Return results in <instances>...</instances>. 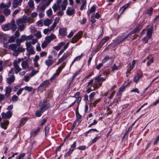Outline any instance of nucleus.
<instances>
[{
	"label": "nucleus",
	"instance_id": "obj_1",
	"mask_svg": "<svg viewBox=\"0 0 159 159\" xmlns=\"http://www.w3.org/2000/svg\"><path fill=\"white\" fill-rule=\"evenodd\" d=\"M41 0H34L38 3ZM53 0H42L37 7V11L39 13L40 18H42L44 16V11L46 7H48Z\"/></svg>",
	"mask_w": 159,
	"mask_h": 159
},
{
	"label": "nucleus",
	"instance_id": "obj_2",
	"mask_svg": "<svg viewBox=\"0 0 159 159\" xmlns=\"http://www.w3.org/2000/svg\"><path fill=\"white\" fill-rule=\"evenodd\" d=\"M2 28L4 31H7L11 29L12 31H15L16 30L17 27L15 24L14 20H12L10 23L2 25Z\"/></svg>",
	"mask_w": 159,
	"mask_h": 159
},
{
	"label": "nucleus",
	"instance_id": "obj_3",
	"mask_svg": "<svg viewBox=\"0 0 159 159\" xmlns=\"http://www.w3.org/2000/svg\"><path fill=\"white\" fill-rule=\"evenodd\" d=\"M101 75H99L97 77L94 78L95 81L93 84V87L94 88H98L102 85V82L105 80V78L103 77H100Z\"/></svg>",
	"mask_w": 159,
	"mask_h": 159
},
{
	"label": "nucleus",
	"instance_id": "obj_4",
	"mask_svg": "<svg viewBox=\"0 0 159 159\" xmlns=\"http://www.w3.org/2000/svg\"><path fill=\"white\" fill-rule=\"evenodd\" d=\"M129 36V34H127L124 37H117L116 40L114 41L113 44L114 47H116L121 42L123 41L125 39L127 38Z\"/></svg>",
	"mask_w": 159,
	"mask_h": 159
},
{
	"label": "nucleus",
	"instance_id": "obj_5",
	"mask_svg": "<svg viewBox=\"0 0 159 159\" xmlns=\"http://www.w3.org/2000/svg\"><path fill=\"white\" fill-rule=\"evenodd\" d=\"M83 35V33L82 31L79 32L77 34L74 36L71 40V42L73 43H76L80 39Z\"/></svg>",
	"mask_w": 159,
	"mask_h": 159
},
{
	"label": "nucleus",
	"instance_id": "obj_6",
	"mask_svg": "<svg viewBox=\"0 0 159 159\" xmlns=\"http://www.w3.org/2000/svg\"><path fill=\"white\" fill-rule=\"evenodd\" d=\"M29 20V19L26 16H24L22 18L17 20L16 21V23L17 25L24 24V23L28 22Z\"/></svg>",
	"mask_w": 159,
	"mask_h": 159
},
{
	"label": "nucleus",
	"instance_id": "obj_7",
	"mask_svg": "<svg viewBox=\"0 0 159 159\" xmlns=\"http://www.w3.org/2000/svg\"><path fill=\"white\" fill-rule=\"evenodd\" d=\"M71 54V52L69 51H67V52L65 53L63 56L59 59L57 62V64H59L60 63L62 62L63 61L65 60Z\"/></svg>",
	"mask_w": 159,
	"mask_h": 159
},
{
	"label": "nucleus",
	"instance_id": "obj_8",
	"mask_svg": "<svg viewBox=\"0 0 159 159\" xmlns=\"http://www.w3.org/2000/svg\"><path fill=\"white\" fill-rule=\"evenodd\" d=\"M9 48L13 51V55L14 56H16L18 55V52L16 51L17 49V46L16 44H11L9 46Z\"/></svg>",
	"mask_w": 159,
	"mask_h": 159
},
{
	"label": "nucleus",
	"instance_id": "obj_9",
	"mask_svg": "<svg viewBox=\"0 0 159 159\" xmlns=\"http://www.w3.org/2000/svg\"><path fill=\"white\" fill-rule=\"evenodd\" d=\"M31 44L32 43L30 42H27L25 43L27 50L29 51L31 54H34L35 53V52L32 48Z\"/></svg>",
	"mask_w": 159,
	"mask_h": 159
},
{
	"label": "nucleus",
	"instance_id": "obj_10",
	"mask_svg": "<svg viewBox=\"0 0 159 159\" xmlns=\"http://www.w3.org/2000/svg\"><path fill=\"white\" fill-rule=\"evenodd\" d=\"M49 84V82L48 80H45L39 86V90H40L41 92L45 90V88Z\"/></svg>",
	"mask_w": 159,
	"mask_h": 159
},
{
	"label": "nucleus",
	"instance_id": "obj_11",
	"mask_svg": "<svg viewBox=\"0 0 159 159\" xmlns=\"http://www.w3.org/2000/svg\"><path fill=\"white\" fill-rule=\"evenodd\" d=\"M47 109L46 106L43 105L39 110L37 111L35 113V116L37 117H40L42 115V113L45 111Z\"/></svg>",
	"mask_w": 159,
	"mask_h": 159
},
{
	"label": "nucleus",
	"instance_id": "obj_12",
	"mask_svg": "<svg viewBox=\"0 0 159 159\" xmlns=\"http://www.w3.org/2000/svg\"><path fill=\"white\" fill-rule=\"evenodd\" d=\"M12 113L11 111H8L6 113L2 112L1 114L2 118L9 119L12 115Z\"/></svg>",
	"mask_w": 159,
	"mask_h": 159
},
{
	"label": "nucleus",
	"instance_id": "obj_13",
	"mask_svg": "<svg viewBox=\"0 0 159 159\" xmlns=\"http://www.w3.org/2000/svg\"><path fill=\"white\" fill-rule=\"evenodd\" d=\"M131 3V2H130L129 3L126 4L120 8V12L121 14H122L124 11L128 7Z\"/></svg>",
	"mask_w": 159,
	"mask_h": 159
},
{
	"label": "nucleus",
	"instance_id": "obj_14",
	"mask_svg": "<svg viewBox=\"0 0 159 159\" xmlns=\"http://www.w3.org/2000/svg\"><path fill=\"white\" fill-rule=\"evenodd\" d=\"M66 13L69 16L73 15L75 13V10L71 8L70 7H68L66 10Z\"/></svg>",
	"mask_w": 159,
	"mask_h": 159
},
{
	"label": "nucleus",
	"instance_id": "obj_15",
	"mask_svg": "<svg viewBox=\"0 0 159 159\" xmlns=\"http://www.w3.org/2000/svg\"><path fill=\"white\" fill-rule=\"evenodd\" d=\"M11 6V2L9 1L7 3L5 4L3 3H1L0 4V8L1 9L8 8Z\"/></svg>",
	"mask_w": 159,
	"mask_h": 159
},
{
	"label": "nucleus",
	"instance_id": "obj_16",
	"mask_svg": "<svg viewBox=\"0 0 159 159\" xmlns=\"http://www.w3.org/2000/svg\"><path fill=\"white\" fill-rule=\"evenodd\" d=\"M67 0H63L62 3L61 5V10L64 11L66 10L67 5Z\"/></svg>",
	"mask_w": 159,
	"mask_h": 159
},
{
	"label": "nucleus",
	"instance_id": "obj_17",
	"mask_svg": "<svg viewBox=\"0 0 159 159\" xmlns=\"http://www.w3.org/2000/svg\"><path fill=\"white\" fill-rule=\"evenodd\" d=\"M13 65L15 69V73L16 74H17L21 70V69L19 66V64H17L16 63H13Z\"/></svg>",
	"mask_w": 159,
	"mask_h": 159
},
{
	"label": "nucleus",
	"instance_id": "obj_18",
	"mask_svg": "<svg viewBox=\"0 0 159 159\" xmlns=\"http://www.w3.org/2000/svg\"><path fill=\"white\" fill-rule=\"evenodd\" d=\"M56 36L53 34H51L50 36L47 37L45 39L49 43L51 41L56 38Z\"/></svg>",
	"mask_w": 159,
	"mask_h": 159
},
{
	"label": "nucleus",
	"instance_id": "obj_19",
	"mask_svg": "<svg viewBox=\"0 0 159 159\" xmlns=\"http://www.w3.org/2000/svg\"><path fill=\"white\" fill-rule=\"evenodd\" d=\"M12 89L10 87H7L5 89V95L7 97H9V94L11 92Z\"/></svg>",
	"mask_w": 159,
	"mask_h": 159
},
{
	"label": "nucleus",
	"instance_id": "obj_20",
	"mask_svg": "<svg viewBox=\"0 0 159 159\" xmlns=\"http://www.w3.org/2000/svg\"><path fill=\"white\" fill-rule=\"evenodd\" d=\"M59 31L61 35L65 36L66 34V29L65 28H60Z\"/></svg>",
	"mask_w": 159,
	"mask_h": 159
},
{
	"label": "nucleus",
	"instance_id": "obj_21",
	"mask_svg": "<svg viewBox=\"0 0 159 159\" xmlns=\"http://www.w3.org/2000/svg\"><path fill=\"white\" fill-rule=\"evenodd\" d=\"M54 11L55 12L58 10H60L61 9L59 4L57 3H55L54 4L52 7Z\"/></svg>",
	"mask_w": 159,
	"mask_h": 159
},
{
	"label": "nucleus",
	"instance_id": "obj_22",
	"mask_svg": "<svg viewBox=\"0 0 159 159\" xmlns=\"http://www.w3.org/2000/svg\"><path fill=\"white\" fill-rule=\"evenodd\" d=\"M152 32V28H149L148 29L147 31L146 36L148 37V39H150L151 38Z\"/></svg>",
	"mask_w": 159,
	"mask_h": 159
},
{
	"label": "nucleus",
	"instance_id": "obj_23",
	"mask_svg": "<svg viewBox=\"0 0 159 159\" xmlns=\"http://www.w3.org/2000/svg\"><path fill=\"white\" fill-rule=\"evenodd\" d=\"M109 39V37L107 36L105 37L104 38H103L99 43V46L101 47Z\"/></svg>",
	"mask_w": 159,
	"mask_h": 159
},
{
	"label": "nucleus",
	"instance_id": "obj_24",
	"mask_svg": "<svg viewBox=\"0 0 159 159\" xmlns=\"http://www.w3.org/2000/svg\"><path fill=\"white\" fill-rule=\"evenodd\" d=\"M15 80V77L14 75L11 76L7 78V82L9 84H10L14 81Z\"/></svg>",
	"mask_w": 159,
	"mask_h": 159
},
{
	"label": "nucleus",
	"instance_id": "obj_25",
	"mask_svg": "<svg viewBox=\"0 0 159 159\" xmlns=\"http://www.w3.org/2000/svg\"><path fill=\"white\" fill-rule=\"evenodd\" d=\"M21 65L23 69L27 68L29 67L28 63L26 61H23L21 63Z\"/></svg>",
	"mask_w": 159,
	"mask_h": 159
},
{
	"label": "nucleus",
	"instance_id": "obj_26",
	"mask_svg": "<svg viewBox=\"0 0 159 159\" xmlns=\"http://www.w3.org/2000/svg\"><path fill=\"white\" fill-rule=\"evenodd\" d=\"M52 20L47 19L45 20L43 22V25L45 26H49L52 22Z\"/></svg>",
	"mask_w": 159,
	"mask_h": 159
},
{
	"label": "nucleus",
	"instance_id": "obj_27",
	"mask_svg": "<svg viewBox=\"0 0 159 159\" xmlns=\"http://www.w3.org/2000/svg\"><path fill=\"white\" fill-rule=\"evenodd\" d=\"M9 122L7 120L4 121L3 123H1V126L4 129H6L7 128Z\"/></svg>",
	"mask_w": 159,
	"mask_h": 159
},
{
	"label": "nucleus",
	"instance_id": "obj_28",
	"mask_svg": "<svg viewBox=\"0 0 159 159\" xmlns=\"http://www.w3.org/2000/svg\"><path fill=\"white\" fill-rule=\"evenodd\" d=\"M93 132H98V131L96 129H92L87 131L86 132L84 133V135L85 137H87L88 134Z\"/></svg>",
	"mask_w": 159,
	"mask_h": 159
},
{
	"label": "nucleus",
	"instance_id": "obj_29",
	"mask_svg": "<svg viewBox=\"0 0 159 159\" xmlns=\"http://www.w3.org/2000/svg\"><path fill=\"white\" fill-rule=\"evenodd\" d=\"M20 5V4L18 2L17 0H14L12 2V7L14 8L17 7L19 5Z\"/></svg>",
	"mask_w": 159,
	"mask_h": 159
},
{
	"label": "nucleus",
	"instance_id": "obj_30",
	"mask_svg": "<svg viewBox=\"0 0 159 159\" xmlns=\"http://www.w3.org/2000/svg\"><path fill=\"white\" fill-rule=\"evenodd\" d=\"M3 12L4 14L6 16H7L9 15L11 12V11L10 9L8 8H5L3 10Z\"/></svg>",
	"mask_w": 159,
	"mask_h": 159
},
{
	"label": "nucleus",
	"instance_id": "obj_31",
	"mask_svg": "<svg viewBox=\"0 0 159 159\" xmlns=\"http://www.w3.org/2000/svg\"><path fill=\"white\" fill-rule=\"evenodd\" d=\"M142 75L139 74H137L134 78V81L136 83H137L139 79L142 78Z\"/></svg>",
	"mask_w": 159,
	"mask_h": 159
},
{
	"label": "nucleus",
	"instance_id": "obj_32",
	"mask_svg": "<svg viewBox=\"0 0 159 159\" xmlns=\"http://www.w3.org/2000/svg\"><path fill=\"white\" fill-rule=\"evenodd\" d=\"M28 5L30 8L33 9L34 8V5L33 1L30 0L28 2Z\"/></svg>",
	"mask_w": 159,
	"mask_h": 159
},
{
	"label": "nucleus",
	"instance_id": "obj_33",
	"mask_svg": "<svg viewBox=\"0 0 159 159\" xmlns=\"http://www.w3.org/2000/svg\"><path fill=\"white\" fill-rule=\"evenodd\" d=\"M82 54H81L79 56H77L76 57H75L74 59L73 60V61L72 62L71 65L70 66L73 64V63L75 61H78L80 60L81 58L82 57Z\"/></svg>",
	"mask_w": 159,
	"mask_h": 159
},
{
	"label": "nucleus",
	"instance_id": "obj_34",
	"mask_svg": "<svg viewBox=\"0 0 159 159\" xmlns=\"http://www.w3.org/2000/svg\"><path fill=\"white\" fill-rule=\"evenodd\" d=\"M53 62L54 61L53 60L50 59H48L45 61V63L48 66H49L52 65Z\"/></svg>",
	"mask_w": 159,
	"mask_h": 159
},
{
	"label": "nucleus",
	"instance_id": "obj_35",
	"mask_svg": "<svg viewBox=\"0 0 159 159\" xmlns=\"http://www.w3.org/2000/svg\"><path fill=\"white\" fill-rule=\"evenodd\" d=\"M74 150V149H71V148H70L68 152H67L64 155V156L65 157H68L70 156L71 153H72L73 151Z\"/></svg>",
	"mask_w": 159,
	"mask_h": 159
},
{
	"label": "nucleus",
	"instance_id": "obj_36",
	"mask_svg": "<svg viewBox=\"0 0 159 159\" xmlns=\"http://www.w3.org/2000/svg\"><path fill=\"white\" fill-rule=\"evenodd\" d=\"M40 129V128H38L35 130L32 131L31 132V134L32 136H34L36 135L39 132Z\"/></svg>",
	"mask_w": 159,
	"mask_h": 159
},
{
	"label": "nucleus",
	"instance_id": "obj_37",
	"mask_svg": "<svg viewBox=\"0 0 159 159\" xmlns=\"http://www.w3.org/2000/svg\"><path fill=\"white\" fill-rule=\"evenodd\" d=\"M60 73L59 72V71H57V70L56 73L54 74L53 76L50 78V80L52 81L53 80L55 79L59 74Z\"/></svg>",
	"mask_w": 159,
	"mask_h": 159
},
{
	"label": "nucleus",
	"instance_id": "obj_38",
	"mask_svg": "<svg viewBox=\"0 0 159 159\" xmlns=\"http://www.w3.org/2000/svg\"><path fill=\"white\" fill-rule=\"evenodd\" d=\"M66 63L64 62L63 63L59 66L58 69L57 70V71H59V72H61L62 70L65 66Z\"/></svg>",
	"mask_w": 159,
	"mask_h": 159
},
{
	"label": "nucleus",
	"instance_id": "obj_39",
	"mask_svg": "<svg viewBox=\"0 0 159 159\" xmlns=\"http://www.w3.org/2000/svg\"><path fill=\"white\" fill-rule=\"evenodd\" d=\"M76 121H80L81 118V116L79 113L78 111H76Z\"/></svg>",
	"mask_w": 159,
	"mask_h": 159
},
{
	"label": "nucleus",
	"instance_id": "obj_40",
	"mask_svg": "<svg viewBox=\"0 0 159 159\" xmlns=\"http://www.w3.org/2000/svg\"><path fill=\"white\" fill-rule=\"evenodd\" d=\"M49 43L45 39V40L42 44V48H44L48 45V44H49Z\"/></svg>",
	"mask_w": 159,
	"mask_h": 159
},
{
	"label": "nucleus",
	"instance_id": "obj_41",
	"mask_svg": "<svg viewBox=\"0 0 159 159\" xmlns=\"http://www.w3.org/2000/svg\"><path fill=\"white\" fill-rule=\"evenodd\" d=\"M39 68H38L37 70H33L31 72V76L32 77L38 73L39 72Z\"/></svg>",
	"mask_w": 159,
	"mask_h": 159
},
{
	"label": "nucleus",
	"instance_id": "obj_42",
	"mask_svg": "<svg viewBox=\"0 0 159 159\" xmlns=\"http://www.w3.org/2000/svg\"><path fill=\"white\" fill-rule=\"evenodd\" d=\"M153 8L152 7H150L149 9L147 10L146 11V13L149 15H151L153 11Z\"/></svg>",
	"mask_w": 159,
	"mask_h": 159
},
{
	"label": "nucleus",
	"instance_id": "obj_43",
	"mask_svg": "<svg viewBox=\"0 0 159 159\" xmlns=\"http://www.w3.org/2000/svg\"><path fill=\"white\" fill-rule=\"evenodd\" d=\"M23 88L24 89L29 92H31L33 89L32 87L28 86H25Z\"/></svg>",
	"mask_w": 159,
	"mask_h": 159
},
{
	"label": "nucleus",
	"instance_id": "obj_44",
	"mask_svg": "<svg viewBox=\"0 0 159 159\" xmlns=\"http://www.w3.org/2000/svg\"><path fill=\"white\" fill-rule=\"evenodd\" d=\"M5 21V16L2 15H0V23L2 24Z\"/></svg>",
	"mask_w": 159,
	"mask_h": 159
},
{
	"label": "nucleus",
	"instance_id": "obj_45",
	"mask_svg": "<svg viewBox=\"0 0 159 159\" xmlns=\"http://www.w3.org/2000/svg\"><path fill=\"white\" fill-rule=\"evenodd\" d=\"M46 13L47 15L49 17L51 16L52 15V12L51 8H50V9L47 10L46 12Z\"/></svg>",
	"mask_w": 159,
	"mask_h": 159
},
{
	"label": "nucleus",
	"instance_id": "obj_46",
	"mask_svg": "<svg viewBox=\"0 0 159 159\" xmlns=\"http://www.w3.org/2000/svg\"><path fill=\"white\" fill-rule=\"evenodd\" d=\"M43 20L41 19L38 21L36 23L37 25L39 27H41L43 26Z\"/></svg>",
	"mask_w": 159,
	"mask_h": 159
},
{
	"label": "nucleus",
	"instance_id": "obj_47",
	"mask_svg": "<svg viewBox=\"0 0 159 159\" xmlns=\"http://www.w3.org/2000/svg\"><path fill=\"white\" fill-rule=\"evenodd\" d=\"M34 35L35 36L37 39H39L41 37L42 35L40 32L38 31L37 33L34 34Z\"/></svg>",
	"mask_w": 159,
	"mask_h": 159
},
{
	"label": "nucleus",
	"instance_id": "obj_48",
	"mask_svg": "<svg viewBox=\"0 0 159 159\" xmlns=\"http://www.w3.org/2000/svg\"><path fill=\"white\" fill-rule=\"evenodd\" d=\"M25 49L23 48L22 47H19L16 50V51H17L18 52V54H19L20 52H23L25 51Z\"/></svg>",
	"mask_w": 159,
	"mask_h": 159
},
{
	"label": "nucleus",
	"instance_id": "obj_49",
	"mask_svg": "<svg viewBox=\"0 0 159 159\" xmlns=\"http://www.w3.org/2000/svg\"><path fill=\"white\" fill-rule=\"evenodd\" d=\"M86 2L85 0L84 1L82 5H81L80 9L82 11L83 9L85 8L86 7Z\"/></svg>",
	"mask_w": 159,
	"mask_h": 159
},
{
	"label": "nucleus",
	"instance_id": "obj_50",
	"mask_svg": "<svg viewBox=\"0 0 159 159\" xmlns=\"http://www.w3.org/2000/svg\"><path fill=\"white\" fill-rule=\"evenodd\" d=\"M18 25V29L20 31H22L25 28L24 24H21L20 25Z\"/></svg>",
	"mask_w": 159,
	"mask_h": 159
},
{
	"label": "nucleus",
	"instance_id": "obj_51",
	"mask_svg": "<svg viewBox=\"0 0 159 159\" xmlns=\"http://www.w3.org/2000/svg\"><path fill=\"white\" fill-rule=\"evenodd\" d=\"M18 98V97L16 95H13L12 98V100L14 102L17 101Z\"/></svg>",
	"mask_w": 159,
	"mask_h": 159
},
{
	"label": "nucleus",
	"instance_id": "obj_52",
	"mask_svg": "<svg viewBox=\"0 0 159 159\" xmlns=\"http://www.w3.org/2000/svg\"><path fill=\"white\" fill-rule=\"evenodd\" d=\"M109 59V57L108 56H106L104 59L102 60V63H104L107 61Z\"/></svg>",
	"mask_w": 159,
	"mask_h": 159
},
{
	"label": "nucleus",
	"instance_id": "obj_53",
	"mask_svg": "<svg viewBox=\"0 0 159 159\" xmlns=\"http://www.w3.org/2000/svg\"><path fill=\"white\" fill-rule=\"evenodd\" d=\"M26 36L25 35H23L21 36L20 39L22 41V42H23L25 41V40H26Z\"/></svg>",
	"mask_w": 159,
	"mask_h": 159
},
{
	"label": "nucleus",
	"instance_id": "obj_54",
	"mask_svg": "<svg viewBox=\"0 0 159 159\" xmlns=\"http://www.w3.org/2000/svg\"><path fill=\"white\" fill-rule=\"evenodd\" d=\"M96 9V7L94 5L93 6L91 7L90 10L89 12L90 13H92L94 12Z\"/></svg>",
	"mask_w": 159,
	"mask_h": 159
},
{
	"label": "nucleus",
	"instance_id": "obj_55",
	"mask_svg": "<svg viewBox=\"0 0 159 159\" xmlns=\"http://www.w3.org/2000/svg\"><path fill=\"white\" fill-rule=\"evenodd\" d=\"M77 148L79 149V150H84L86 149V146L85 145H82L79 146V147Z\"/></svg>",
	"mask_w": 159,
	"mask_h": 159
},
{
	"label": "nucleus",
	"instance_id": "obj_56",
	"mask_svg": "<svg viewBox=\"0 0 159 159\" xmlns=\"http://www.w3.org/2000/svg\"><path fill=\"white\" fill-rule=\"evenodd\" d=\"M38 40L37 39H31V41L30 42L32 44L34 45L37 42Z\"/></svg>",
	"mask_w": 159,
	"mask_h": 159
},
{
	"label": "nucleus",
	"instance_id": "obj_57",
	"mask_svg": "<svg viewBox=\"0 0 159 159\" xmlns=\"http://www.w3.org/2000/svg\"><path fill=\"white\" fill-rule=\"evenodd\" d=\"M90 19L92 23H94L96 22V20L94 17V15L93 14L92 15Z\"/></svg>",
	"mask_w": 159,
	"mask_h": 159
},
{
	"label": "nucleus",
	"instance_id": "obj_58",
	"mask_svg": "<svg viewBox=\"0 0 159 159\" xmlns=\"http://www.w3.org/2000/svg\"><path fill=\"white\" fill-rule=\"evenodd\" d=\"M49 127L50 125H48L45 128V135H46L47 134H48L49 132Z\"/></svg>",
	"mask_w": 159,
	"mask_h": 159
},
{
	"label": "nucleus",
	"instance_id": "obj_59",
	"mask_svg": "<svg viewBox=\"0 0 159 159\" xmlns=\"http://www.w3.org/2000/svg\"><path fill=\"white\" fill-rule=\"evenodd\" d=\"M154 59L152 58L150 60H149L147 62V66H149L153 62Z\"/></svg>",
	"mask_w": 159,
	"mask_h": 159
},
{
	"label": "nucleus",
	"instance_id": "obj_60",
	"mask_svg": "<svg viewBox=\"0 0 159 159\" xmlns=\"http://www.w3.org/2000/svg\"><path fill=\"white\" fill-rule=\"evenodd\" d=\"M96 94V93L95 92H93L92 93L89 95V99L90 100L92 99L93 97Z\"/></svg>",
	"mask_w": 159,
	"mask_h": 159
},
{
	"label": "nucleus",
	"instance_id": "obj_61",
	"mask_svg": "<svg viewBox=\"0 0 159 159\" xmlns=\"http://www.w3.org/2000/svg\"><path fill=\"white\" fill-rule=\"evenodd\" d=\"M148 39V37L146 36L144 37L143 39V41L144 43H148V39Z\"/></svg>",
	"mask_w": 159,
	"mask_h": 159
},
{
	"label": "nucleus",
	"instance_id": "obj_62",
	"mask_svg": "<svg viewBox=\"0 0 159 159\" xmlns=\"http://www.w3.org/2000/svg\"><path fill=\"white\" fill-rule=\"evenodd\" d=\"M118 67L116 66L115 64H114L112 66L111 70L113 71H114L116 70H118Z\"/></svg>",
	"mask_w": 159,
	"mask_h": 159
},
{
	"label": "nucleus",
	"instance_id": "obj_63",
	"mask_svg": "<svg viewBox=\"0 0 159 159\" xmlns=\"http://www.w3.org/2000/svg\"><path fill=\"white\" fill-rule=\"evenodd\" d=\"M36 49L37 51H41V48L40 47V44L38 43L36 45Z\"/></svg>",
	"mask_w": 159,
	"mask_h": 159
},
{
	"label": "nucleus",
	"instance_id": "obj_64",
	"mask_svg": "<svg viewBox=\"0 0 159 159\" xmlns=\"http://www.w3.org/2000/svg\"><path fill=\"white\" fill-rule=\"evenodd\" d=\"M51 31V29H45L44 30L43 33L45 34H46L49 32H50Z\"/></svg>",
	"mask_w": 159,
	"mask_h": 159
}]
</instances>
